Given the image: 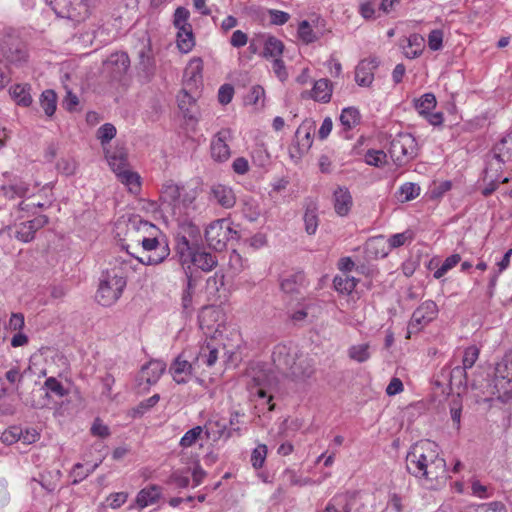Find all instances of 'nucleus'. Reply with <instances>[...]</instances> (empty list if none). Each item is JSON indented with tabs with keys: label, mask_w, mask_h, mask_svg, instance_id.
Returning <instances> with one entry per match:
<instances>
[{
	"label": "nucleus",
	"mask_w": 512,
	"mask_h": 512,
	"mask_svg": "<svg viewBox=\"0 0 512 512\" xmlns=\"http://www.w3.org/2000/svg\"><path fill=\"white\" fill-rule=\"evenodd\" d=\"M178 106L184 112V116L192 118L191 107L195 104V99L186 89H183L177 97Z\"/></svg>",
	"instance_id": "nucleus-47"
},
{
	"label": "nucleus",
	"mask_w": 512,
	"mask_h": 512,
	"mask_svg": "<svg viewBox=\"0 0 512 512\" xmlns=\"http://www.w3.org/2000/svg\"><path fill=\"white\" fill-rule=\"evenodd\" d=\"M389 154L399 166L409 162L418 154L416 139L410 133L397 134L390 142Z\"/></svg>",
	"instance_id": "nucleus-6"
},
{
	"label": "nucleus",
	"mask_w": 512,
	"mask_h": 512,
	"mask_svg": "<svg viewBox=\"0 0 512 512\" xmlns=\"http://www.w3.org/2000/svg\"><path fill=\"white\" fill-rule=\"evenodd\" d=\"M208 198L211 202H215L225 209H230L236 204V196L233 189L220 183L211 185Z\"/></svg>",
	"instance_id": "nucleus-13"
},
{
	"label": "nucleus",
	"mask_w": 512,
	"mask_h": 512,
	"mask_svg": "<svg viewBox=\"0 0 512 512\" xmlns=\"http://www.w3.org/2000/svg\"><path fill=\"white\" fill-rule=\"evenodd\" d=\"M127 232H137L139 234L137 241L141 243L144 251L150 253L136 257L139 262L146 265H156L168 257L170 253L168 245L159 241V229L152 223L136 218L127 225Z\"/></svg>",
	"instance_id": "nucleus-2"
},
{
	"label": "nucleus",
	"mask_w": 512,
	"mask_h": 512,
	"mask_svg": "<svg viewBox=\"0 0 512 512\" xmlns=\"http://www.w3.org/2000/svg\"><path fill=\"white\" fill-rule=\"evenodd\" d=\"M161 496V488L157 485H151L142 489L136 497L137 505L143 509L149 505L155 504Z\"/></svg>",
	"instance_id": "nucleus-27"
},
{
	"label": "nucleus",
	"mask_w": 512,
	"mask_h": 512,
	"mask_svg": "<svg viewBox=\"0 0 512 512\" xmlns=\"http://www.w3.org/2000/svg\"><path fill=\"white\" fill-rule=\"evenodd\" d=\"M386 157V153L381 150H369L365 155V162L368 165L379 167L386 162Z\"/></svg>",
	"instance_id": "nucleus-57"
},
{
	"label": "nucleus",
	"mask_w": 512,
	"mask_h": 512,
	"mask_svg": "<svg viewBox=\"0 0 512 512\" xmlns=\"http://www.w3.org/2000/svg\"><path fill=\"white\" fill-rule=\"evenodd\" d=\"M9 94L19 106L29 107L33 102L29 84H15L9 89Z\"/></svg>",
	"instance_id": "nucleus-25"
},
{
	"label": "nucleus",
	"mask_w": 512,
	"mask_h": 512,
	"mask_svg": "<svg viewBox=\"0 0 512 512\" xmlns=\"http://www.w3.org/2000/svg\"><path fill=\"white\" fill-rule=\"evenodd\" d=\"M138 67L145 77L150 78L155 72V60L150 43L143 45L138 52Z\"/></svg>",
	"instance_id": "nucleus-21"
},
{
	"label": "nucleus",
	"mask_w": 512,
	"mask_h": 512,
	"mask_svg": "<svg viewBox=\"0 0 512 512\" xmlns=\"http://www.w3.org/2000/svg\"><path fill=\"white\" fill-rule=\"evenodd\" d=\"M405 463L407 472L427 487H433V482L446 478V461L439 456L438 445L430 440L412 445Z\"/></svg>",
	"instance_id": "nucleus-1"
},
{
	"label": "nucleus",
	"mask_w": 512,
	"mask_h": 512,
	"mask_svg": "<svg viewBox=\"0 0 512 512\" xmlns=\"http://www.w3.org/2000/svg\"><path fill=\"white\" fill-rule=\"evenodd\" d=\"M126 275L124 268H112L104 272L100 279L99 288L96 293V300L102 306L114 304L122 295L126 287Z\"/></svg>",
	"instance_id": "nucleus-4"
},
{
	"label": "nucleus",
	"mask_w": 512,
	"mask_h": 512,
	"mask_svg": "<svg viewBox=\"0 0 512 512\" xmlns=\"http://www.w3.org/2000/svg\"><path fill=\"white\" fill-rule=\"evenodd\" d=\"M116 135V128L111 123H106L102 125L97 130V138L100 140L101 145L105 146L109 143Z\"/></svg>",
	"instance_id": "nucleus-52"
},
{
	"label": "nucleus",
	"mask_w": 512,
	"mask_h": 512,
	"mask_svg": "<svg viewBox=\"0 0 512 512\" xmlns=\"http://www.w3.org/2000/svg\"><path fill=\"white\" fill-rule=\"evenodd\" d=\"M21 437V427L19 426H11L5 431L2 432L0 439L2 443L6 445H12L19 441Z\"/></svg>",
	"instance_id": "nucleus-55"
},
{
	"label": "nucleus",
	"mask_w": 512,
	"mask_h": 512,
	"mask_svg": "<svg viewBox=\"0 0 512 512\" xmlns=\"http://www.w3.org/2000/svg\"><path fill=\"white\" fill-rule=\"evenodd\" d=\"M159 399V395L155 394L148 398L147 400L140 402L136 407L130 410V416L133 418L142 417L146 412H148L152 407H154L158 403Z\"/></svg>",
	"instance_id": "nucleus-44"
},
{
	"label": "nucleus",
	"mask_w": 512,
	"mask_h": 512,
	"mask_svg": "<svg viewBox=\"0 0 512 512\" xmlns=\"http://www.w3.org/2000/svg\"><path fill=\"white\" fill-rule=\"evenodd\" d=\"M40 105L47 117H52L57 108V94L52 89L44 90L39 98Z\"/></svg>",
	"instance_id": "nucleus-31"
},
{
	"label": "nucleus",
	"mask_w": 512,
	"mask_h": 512,
	"mask_svg": "<svg viewBox=\"0 0 512 512\" xmlns=\"http://www.w3.org/2000/svg\"><path fill=\"white\" fill-rule=\"evenodd\" d=\"M192 364L185 357V353L179 354L171 363L169 373L176 384H182L191 380Z\"/></svg>",
	"instance_id": "nucleus-14"
},
{
	"label": "nucleus",
	"mask_w": 512,
	"mask_h": 512,
	"mask_svg": "<svg viewBox=\"0 0 512 512\" xmlns=\"http://www.w3.org/2000/svg\"><path fill=\"white\" fill-rule=\"evenodd\" d=\"M305 285V275L303 272H297L283 279L281 288L285 293H296Z\"/></svg>",
	"instance_id": "nucleus-32"
},
{
	"label": "nucleus",
	"mask_w": 512,
	"mask_h": 512,
	"mask_svg": "<svg viewBox=\"0 0 512 512\" xmlns=\"http://www.w3.org/2000/svg\"><path fill=\"white\" fill-rule=\"evenodd\" d=\"M203 429L201 426H196L188 430L180 440V445L183 448L191 447L199 439Z\"/></svg>",
	"instance_id": "nucleus-54"
},
{
	"label": "nucleus",
	"mask_w": 512,
	"mask_h": 512,
	"mask_svg": "<svg viewBox=\"0 0 512 512\" xmlns=\"http://www.w3.org/2000/svg\"><path fill=\"white\" fill-rule=\"evenodd\" d=\"M436 104V97L433 93H425L419 99L414 100V107L422 116L433 110Z\"/></svg>",
	"instance_id": "nucleus-38"
},
{
	"label": "nucleus",
	"mask_w": 512,
	"mask_h": 512,
	"mask_svg": "<svg viewBox=\"0 0 512 512\" xmlns=\"http://www.w3.org/2000/svg\"><path fill=\"white\" fill-rule=\"evenodd\" d=\"M45 376L46 370L42 364L31 358L29 366L22 372V384H39Z\"/></svg>",
	"instance_id": "nucleus-22"
},
{
	"label": "nucleus",
	"mask_w": 512,
	"mask_h": 512,
	"mask_svg": "<svg viewBox=\"0 0 512 512\" xmlns=\"http://www.w3.org/2000/svg\"><path fill=\"white\" fill-rule=\"evenodd\" d=\"M3 53L6 59L11 63H21L25 62L27 59V51L19 42L12 43Z\"/></svg>",
	"instance_id": "nucleus-36"
},
{
	"label": "nucleus",
	"mask_w": 512,
	"mask_h": 512,
	"mask_svg": "<svg viewBox=\"0 0 512 512\" xmlns=\"http://www.w3.org/2000/svg\"><path fill=\"white\" fill-rule=\"evenodd\" d=\"M203 61L200 58L190 60L184 72V83L189 89L197 86L202 80Z\"/></svg>",
	"instance_id": "nucleus-20"
},
{
	"label": "nucleus",
	"mask_w": 512,
	"mask_h": 512,
	"mask_svg": "<svg viewBox=\"0 0 512 512\" xmlns=\"http://www.w3.org/2000/svg\"><path fill=\"white\" fill-rule=\"evenodd\" d=\"M238 237V232L225 219L212 222L205 231L208 245L216 251L224 250L229 241L237 240Z\"/></svg>",
	"instance_id": "nucleus-7"
},
{
	"label": "nucleus",
	"mask_w": 512,
	"mask_h": 512,
	"mask_svg": "<svg viewBox=\"0 0 512 512\" xmlns=\"http://www.w3.org/2000/svg\"><path fill=\"white\" fill-rule=\"evenodd\" d=\"M230 130L219 131L211 143V155L217 161H226L230 157L227 140L230 139Z\"/></svg>",
	"instance_id": "nucleus-18"
},
{
	"label": "nucleus",
	"mask_w": 512,
	"mask_h": 512,
	"mask_svg": "<svg viewBox=\"0 0 512 512\" xmlns=\"http://www.w3.org/2000/svg\"><path fill=\"white\" fill-rule=\"evenodd\" d=\"M225 276L221 272H215L206 280V290L209 294L216 295L221 287L224 286Z\"/></svg>",
	"instance_id": "nucleus-49"
},
{
	"label": "nucleus",
	"mask_w": 512,
	"mask_h": 512,
	"mask_svg": "<svg viewBox=\"0 0 512 512\" xmlns=\"http://www.w3.org/2000/svg\"><path fill=\"white\" fill-rule=\"evenodd\" d=\"M189 18V11L184 7H178L174 13V25L178 29H186L191 27L187 22Z\"/></svg>",
	"instance_id": "nucleus-60"
},
{
	"label": "nucleus",
	"mask_w": 512,
	"mask_h": 512,
	"mask_svg": "<svg viewBox=\"0 0 512 512\" xmlns=\"http://www.w3.org/2000/svg\"><path fill=\"white\" fill-rule=\"evenodd\" d=\"M379 62L376 58L364 59L359 62L355 69V81L359 86L369 87L374 80V70Z\"/></svg>",
	"instance_id": "nucleus-15"
},
{
	"label": "nucleus",
	"mask_w": 512,
	"mask_h": 512,
	"mask_svg": "<svg viewBox=\"0 0 512 512\" xmlns=\"http://www.w3.org/2000/svg\"><path fill=\"white\" fill-rule=\"evenodd\" d=\"M57 169L67 176L73 175L77 169V162L74 159H61L57 163Z\"/></svg>",
	"instance_id": "nucleus-64"
},
{
	"label": "nucleus",
	"mask_w": 512,
	"mask_h": 512,
	"mask_svg": "<svg viewBox=\"0 0 512 512\" xmlns=\"http://www.w3.org/2000/svg\"><path fill=\"white\" fill-rule=\"evenodd\" d=\"M449 375V384H467L468 382L467 368L463 365L454 367Z\"/></svg>",
	"instance_id": "nucleus-56"
},
{
	"label": "nucleus",
	"mask_w": 512,
	"mask_h": 512,
	"mask_svg": "<svg viewBox=\"0 0 512 512\" xmlns=\"http://www.w3.org/2000/svg\"><path fill=\"white\" fill-rule=\"evenodd\" d=\"M4 195L9 199L25 197L29 192V185L23 181H15L2 185Z\"/></svg>",
	"instance_id": "nucleus-33"
},
{
	"label": "nucleus",
	"mask_w": 512,
	"mask_h": 512,
	"mask_svg": "<svg viewBox=\"0 0 512 512\" xmlns=\"http://www.w3.org/2000/svg\"><path fill=\"white\" fill-rule=\"evenodd\" d=\"M199 357L208 366H213L218 359V350L214 347H211L209 344H207L205 347L201 348Z\"/></svg>",
	"instance_id": "nucleus-58"
},
{
	"label": "nucleus",
	"mask_w": 512,
	"mask_h": 512,
	"mask_svg": "<svg viewBox=\"0 0 512 512\" xmlns=\"http://www.w3.org/2000/svg\"><path fill=\"white\" fill-rule=\"evenodd\" d=\"M340 122L345 130H350L360 123V113L354 107L344 108L340 115Z\"/></svg>",
	"instance_id": "nucleus-39"
},
{
	"label": "nucleus",
	"mask_w": 512,
	"mask_h": 512,
	"mask_svg": "<svg viewBox=\"0 0 512 512\" xmlns=\"http://www.w3.org/2000/svg\"><path fill=\"white\" fill-rule=\"evenodd\" d=\"M191 262L194 266L201 269L204 272H209L216 267L218 261L215 255H212L205 250L197 249L190 257Z\"/></svg>",
	"instance_id": "nucleus-24"
},
{
	"label": "nucleus",
	"mask_w": 512,
	"mask_h": 512,
	"mask_svg": "<svg viewBox=\"0 0 512 512\" xmlns=\"http://www.w3.org/2000/svg\"><path fill=\"white\" fill-rule=\"evenodd\" d=\"M130 67V59L125 52L112 53L104 62V68L115 80H120Z\"/></svg>",
	"instance_id": "nucleus-12"
},
{
	"label": "nucleus",
	"mask_w": 512,
	"mask_h": 512,
	"mask_svg": "<svg viewBox=\"0 0 512 512\" xmlns=\"http://www.w3.org/2000/svg\"><path fill=\"white\" fill-rule=\"evenodd\" d=\"M357 282L358 280L356 278L350 276L348 273L343 272L335 276L333 285L336 291L341 294L348 295L355 289Z\"/></svg>",
	"instance_id": "nucleus-29"
},
{
	"label": "nucleus",
	"mask_w": 512,
	"mask_h": 512,
	"mask_svg": "<svg viewBox=\"0 0 512 512\" xmlns=\"http://www.w3.org/2000/svg\"><path fill=\"white\" fill-rule=\"evenodd\" d=\"M194 37L192 27H186V29H178L177 33V46L182 53H188L194 47Z\"/></svg>",
	"instance_id": "nucleus-34"
},
{
	"label": "nucleus",
	"mask_w": 512,
	"mask_h": 512,
	"mask_svg": "<svg viewBox=\"0 0 512 512\" xmlns=\"http://www.w3.org/2000/svg\"><path fill=\"white\" fill-rule=\"evenodd\" d=\"M304 223L305 230L309 235H312L316 232L318 227V216H317V207L311 202L306 207V211L304 214Z\"/></svg>",
	"instance_id": "nucleus-40"
},
{
	"label": "nucleus",
	"mask_w": 512,
	"mask_h": 512,
	"mask_svg": "<svg viewBox=\"0 0 512 512\" xmlns=\"http://www.w3.org/2000/svg\"><path fill=\"white\" fill-rule=\"evenodd\" d=\"M284 51V44L274 36H267L264 41L262 56L265 58H280Z\"/></svg>",
	"instance_id": "nucleus-30"
},
{
	"label": "nucleus",
	"mask_w": 512,
	"mask_h": 512,
	"mask_svg": "<svg viewBox=\"0 0 512 512\" xmlns=\"http://www.w3.org/2000/svg\"><path fill=\"white\" fill-rule=\"evenodd\" d=\"M334 209L339 216H346L352 207V196L347 188L338 187L334 192Z\"/></svg>",
	"instance_id": "nucleus-23"
},
{
	"label": "nucleus",
	"mask_w": 512,
	"mask_h": 512,
	"mask_svg": "<svg viewBox=\"0 0 512 512\" xmlns=\"http://www.w3.org/2000/svg\"><path fill=\"white\" fill-rule=\"evenodd\" d=\"M246 376L250 378L252 384H275L283 381L271 365L267 363L257 362L249 366Z\"/></svg>",
	"instance_id": "nucleus-11"
},
{
	"label": "nucleus",
	"mask_w": 512,
	"mask_h": 512,
	"mask_svg": "<svg viewBox=\"0 0 512 512\" xmlns=\"http://www.w3.org/2000/svg\"><path fill=\"white\" fill-rule=\"evenodd\" d=\"M367 250L370 254L374 255V257H386L389 253L387 242L384 239V236H377L370 239L367 242Z\"/></svg>",
	"instance_id": "nucleus-35"
},
{
	"label": "nucleus",
	"mask_w": 512,
	"mask_h": 512,
	"mask_svg": "<svg viewBox=\"0 0 512 512\" xmlns=\"http://www.w3.org/2000/svg\"><path fill=\"white\" fill-rule=\"evenodd\" d=\"M54 12L62 18L80 21L88 15L84 0H49Z\"/></svg>",
	"instance_id": "nucleus-8"
},
{
	"label": "nucleus",
	"mask_w": 512,
	"mask_h": 512,
	"mask_svg": "<svg viewBox=\"0 0 512 512\" xmlns=\"http://www.w3.org/2000/svg\"><path fill=\"white\" fill-rule=\"evenodd\" d=\"M494 376L497 381L512 383V352L505 354L503 359L496 364Z\"/></svg>",
	"instance_id": "nucleus-26"
},
{
	"label": "nucleus",
	"mask_w": 512,
	"mask_h": 512,
	"mask_svg": "<svg viewBox=\"0 0 512 512\" xmlns=\"http://www.w3.org/2000/svg\"><path fill=\"white\" fill-rule=\"evenodd\" d=\"M267 447L265 445L257 446L251 454V463L254 468H261L265 462Z\"/></svg>",
	"instance_id": "nucleus-61"
},
{
	"label": "nucleus",
	"mask_w": 512,
	"mask_h": 512,
	"mask_svg": "<svg viewBox=\"0 0 512 512\" xmlns=\"http://www.w3.org/2000/svg\"><path fill=\"white\" fill-rule=\"evenodd\" d=\"M165 370L166 364L160 360L148 362L139 372V384H156Z\"/></svg>",
	"instance_id": "nucleus-16"
},
{
	"label": "nucleus",
	"mask_w": 512,
	"mask_h": 512,
	"mask_svg": "<svg viewBox=\"0 0 512 512\" xmlns=\"http://www.w3.org/2000/svg\"><path fill=\"white\" fill-rule=\"evenodd\" d=\"M370 355V345L368 343L353 345L348 350L349 358L359 363L367 361Z\"/></svg>",
	"instance_id": "nucleus-42"
},
{
	"label": "nucleus",
	"mask_w": 512,
	"mask_h": 512,
	"mask_svg": "<svg viewBox=\"0 0 512 512\" xmlns=\"http://www.w3.org/2000/svg\"><path fill=\"white\" fill-rule=\"evenodd\" d=\"M461 261V257L459 254H453L445 259L441 267H439L434 272V277L436 279H440L443 277L450 269L455 267Z\"/></svg>",
	"instance_id": "nucleus-51"
},
{
	"label": "nucleus",
	"mask_w": 512,
	"mask_h": 512,
	"mask_svg": "<svg viewBox=\"0 0 512 512\" xmlns=\"http://www.w3.org/2000/svg\"><path fill=\"white\" fill-rule=\"evenodd\" d=\"M324 512H351L345 496L334 497L325 507Z\"/></svg>",
	"instance_id": "nucleus-48"
},
{
	"label": "nucleus",
	"mask_w": 512,
	"mask_h": 512,
	"mask_svg": "<svg viewBox=\"0 0 512 512\" xmlns=\"http://www.w3.org/2000/svg\"><path fill=\"white\" fill-rule=\"evenodd\" d=\"M509 141H512V137H504L499 143H497L493 149L494 159L499 163H505L512 157V147H507Z\"/></svg>",
	"instance_id": "nucleus-37"
},
{
	"label": "nucleus",
	"mask_w": 512,
	"mask_h": 512,
	"mask_svg": "<svg viewBox=\"0 0 512 512\" xmlns=\"http://www.w3.org/2000/svg\"><path fill=\"white\" fill-rule=\"evenodd\" d=\"M479 357V349L475 346H469L465 349L462 364L465 368L470 369L473 367Z\"/></svg>",
	"instance_id": "nucleus-59"
},
{
	"label": "nucleus",
	"mask_w": 512,
	"mask_h": 512,
	"mask_svg": "<svg viewBox=\"0 0 512 512\" xmlns=\"http://www.w3.org/2000/svg\"><path fill=\"white\" fill-rule=\"evenodd\" d=\"M119 180L128 187L132 193H137L140 190V177L137 173L130 171L128 168L117 175Z\"/></svg>",
	"instance_id": "nucleus-43"
},
{
	"label": "nucleus",
	"mask_w": 512,
	"mask_h": 512,
	"mask_svg": "<svg viewBox=\"0 0 512 512\" xmlns=\"http://www.w3.org/2000/svg\"><path fill=\"white\" fill-rule=\"evenodd\" d=\"M492 396L485 398V402L508 403L512 400V386H493Z\"/></svg>",
	"instance_id": "nucleus-41"
},
{
	"label": "nucleus",
	"mask_w": 512,
	"mask_h": 512,
	"mask_svg": "<svg viewBox=\"0 0 512 512\" xmlns=\"http://www.w3.org/2000/svg\"><path fill=\"white\" fill-rule=\"evenodd\" d=\"M106 158L116 175L128 168L127 155L123 149H117L114 152L106 151Z\"/></svg>",
	"instance_id": "nucleus-28"
},
{
	"label": "nucleus",
	"mask_w": 512,
	"mask_h": 512,
	"mask_svg": "<svg viewBox=\"0 0 512 512\" xmlns=\"http://www.w3.org/2000/svg\"><path fill=\"white\" fill-rule=\"evenodd\" d=\"M311 96L315 101L327 103L331 99L332 95V84L328 79H320L314 83L311 92L305 91L302 93V97Z\"/></svg>",
	"instance_id": "nucleus-19"
},
{
	"label": "nucleus",
	"mask_w": 512,
	"mask_h": 512,
	"mask_svg": "<svg viewBox=\"0 0 512 512\" xmlns=\"http://www.w3.org/2000/svg\"><path fill=\"white\" fill-rule=\"evenodd\" d=\"M443 32L442 30L435 29L429 33L428 46L431 50L437 51L442 48Z\"/></svg>",
	"instance_id": "nucleus-63"
},
{
	"label": "nucleus",
	"mask_w": 512,
	"mask_h": 512,
	"mask_svg": "<svg viewBox=\"0 0 512 512\" xmlns=\"http://www.w3.org/2000/svg\"><path fill=\"white\" fill-rule=\"evenodd\" d=\"M176 248L182 258L185 256L190 258L192 253L197 250L194 246L190 245L189 240L185 236H179L177 238Z\"/></svg>",
	"instance_id": "nucleus-62"
},
{
	"label": "nucleus",
	"mask_w": 512,
	"mask_h": 512,
	"mask_svg": "<svg viewBox=\"0 0 512 512\" xmlns=\"http://www.w3.org/2000/svg\"><path fill=\"white\" fill-rule=\"evenodd\" d=\"M296 354L286 345H277L272 353L273 365L277 369V375L281 374L290 377L291 381H299L305 376H309L310 372L301 369V363H296Z\"/></svg>",
	"instance_id": "nucleus-5"
},
{
	"label": "nucleus",
	"mask_w": 512,
	"mask_h": 512,
	"mask_svg": "<svg viewBox=\"0 0 512 512\" xmlns=\"http://www.w3.org/2000/svg\"><path fill=\"white\" fill-rule=\"evenodd\" d=\"M297 34L299 39L305 44H310L318 40L317 35L312 30L307 20H303L299 23Z\"/></svg>",
	"instance_id": "nucleus-46"
},
{
	"label": "nucleus",
	"mask_w": 512,
	"mask_h": 512,
	"mask_svg": "<svg viewBox=\"0 0 512 512\" xmlns=\"http://www.w3.org/2000/svg\"><path fill=\"white\" fill-rule=\"evenodd\" d=\"M412 239L413 233L410 230H407L390 236L386 242L388 249L391 250L403 246L407 241H411Z\"/></svg>",
	"instance_id": "nucleus-50"
},
{
	"label": "nucleus",
	"mask_w": 512,
	"mask_h": 512,
	"mask_svg": "<svg viewBox=\"0 0 512 512\" xmlns=\"http://www.w3.org/2000/svg\"><path fill=\"white\" fill-rule=\"evenodd\" d=\"M14 233L18 240L27 243L34 239L36 232L33 229V225L26 221L16 225Z\"/></svg>",
	"instance_id": "nucleus-45"
},
{
	"label": "nucleus",
	"mask_w": 512,
	"mask_h": 512,
	"mask_svg": "<svg viewBox=\"0 0 512 512\" xmlns=\"http://www.w3.org/2000/svg\"><path fill=\"white\" fill-rule=\"evenodd\" d=\"M314 122L305 120L295 132V142L300 153L307 152L313 143Z\"/></svg>",
	"instance_id": "nucleus-17"
},
{
	"label": "nucleus",
	"mask_w": 512,
	"mask_h": 512,
	"mask_svg": "<svg viewBox=\"0 0 512 512\" xmlns=\"http://www.w3.org/2000/svg\"><path fill=\"white\" fill-rule=\"evenodd\" d=\"M183 187L174 184L173 182L165 183L161 190V202L165 210L170 211L174 216H182L186 214L180 205V198L182 195Z\"/></svg>",
	"instance_id": "nucleus-10"
},
{
	"label": "nucleus",
	"mask_w": 512,
	"mask_h": 512,
	"mask_svg": "<svg viewBox=\"0 0 512 512\" xmlns=\"http://www.w3.org/2000/svg\"><path fill=\"white\" fill-rule=\"evenodd\" d=\"M34 396L40 398L37 406L50 407L59 415L69 412L72 405L79 401L77 390L66 386H40L34 391Z\"/></svg>",
	"instance_id": "nucleus-3"
},
{
	"label": "nucleus",
	"mask_w": 512,
	"mask_h": 512,
	"mask_svg": "<svg viewBox=\"0 0 512 512\" xmlns=\"http://www.w3.org/2000/svg\"><path fill=\"white\" fill-rule=\"evenodd\" d=\"M438 314V307L432 300L423 302L412 314L408 324L406 338H410L413 331H419L421 328L433 321Z\"/></svg>",
	"instance_id": "nucleus-9"
},
{
	"label": "nucleus",
	"mask_w": 512,
	"mask_h": 512,
	"mask_svg": "<svg viewBox=\"0 0 512 512\" xmlns=\"http://www.w3.org/2000/svg\"><path fill=\"white\" fill-rule=\"evenodd\" d=\"M399 194L402 196V202L410 201L420 194V187L414 183L408 182L400 187Z\"/></svg>",
	"instance_id": "nucleus-53"
}]
</instances>
